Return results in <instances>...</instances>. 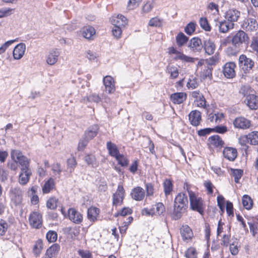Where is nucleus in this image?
Masks as SVG:
<instances>
[{
  "label": "nucleus",
  "mask_w": 258,
  "mask_h": 258,
  "mask_svg": "<svg viewBox=\"0 0 258 258\" xmlns=\"http://www.w3.org/2000/svg\"><path fill=\"white\" fill-rule=\"evenodd\" d=\"M188 205V200L185 194L180 192L176 196L174 201L172 218L174 220L180 219L185 211Z\"/></svg>",
  "instance_id": "f257e3e1"
},
{
  "label": "nucleus",
  "mask_w": 258,
  "mask_h": 258,
  "mask_svg": "<svg viewBox=\"0 0 258 258\" xmlns=\"http://www.w3.org/2000/svg\"><path fill=\"white\" fill-rule=\"evenodd\" d=\"M190 202V208L195 211L203 214L205 209L204 202L202 198L198 197L191 190L187 189Z\"/></svg>",
  "instance_id": "f03ea898"
},
{
  "label": "nucleus",
  "mask_w": 258,
  "mask_h": 258,
  "mask_svg": "<svg viewBox=\"0 0 258 258\" xmlns=\"http://www.w3.org/2000/svg\"><path fill=\"white\" fill-rule=\"evenodd\" d=\"M11 156L12 160L16 159L20 166L21 170H31L30 168V160L24 156L22 153L17 150H13L11 152Z\"/></svg>",
  "instance_id": "7ed1b4c3"
},
{
  "label": "nucleus",
  "mask_w": 258,
  "mask_h": 258,
  "mask_svg": "<svg viewBox=\"0 0 258 258\" xmlns=\"http://www.w3.org/2000/svg\"><path fill=\"white\" fill-rule=\"evenodd\" d=\"M249 39L248 35L244 31L239 30L232 36L231 43L235 46L240 47L243 44H247Z\"/></svg>",
  "instance_id": "20e7f679"
},
{
  "label": "nucleus",
  "mask_w": 258,
  "mask_h": 258,
  "mask_svg": "<svg viewBox=\"0 0 258 258\" xmlns=\"http://www.w3.org/2000/svg\"><path fill=\"white\" fill-rule=\"evenodd\" d=\"M24 193V191L20 187H11L9 191L11 202L15 206L21 205L22 202Z\"/></svg>",
  "instance_id": "39448f33"
},
{
  "label": "nucleus",
  "mask_w": 258,
  "mask_h": 258,
  "mask_svg": "<svg viewBox=\"0 0 258 258\" xmlns=\"http://www.w3.org/2000/svg\"><path fill=\"white\" fill-rule=\"evenodd\" d=\"M238 62L240 68L245 73L251 70L254 64V61L251 58L247 57L244 54L239 56Z\"/></svg>",
  "instance_id": "423d86ee"
},
{
  "label": "nucleus",
  "mask_w": 258,
  "mask_h": 258,
  "mask_svg": "<svg viewBox=\"0 0 258 258\" xmlns=\"http://www.w3.org/2000/svg\"><path fill=\"white\" fill-rule=\"evenodd\" d=\"M125 190L121 184H118L116 192L113 195V205L117 206L122 204L124 198Z\"/></svg>",
  "instance_id": "0eeeda50"
},
{
  "label": "nucleus",
  "mask_w": 258,
  "mask_h": 258,
  "mask_svg": "<svg viewBox=\"0 0 258 258\" xmlns=\"http://www.w3.org/2000/svg\"><path fill=\"white\" fill-rule=\"evenodd\" d=\"M216 26L218 27L219 31L220 33H226L230 30L233 29L234 23L230 22L225 19L216 21Z\"/></svg>",
  "instance_id": "6e6552de"
},
{
  "label": "nucleus",
  "mask_w": 258,
  "mask_h": 258,
  "mask_svg": "<svg viewBox=\"0 0 258 258\" xmlns=\"http://www.w3.org/2000/svg\"><path fill=\"white\" fill-rule=\"evenodd\" d=\"M258 24L255 19L252 18H245L242 24L241 27L246 31H254L256 30Z\"/></svg>",
  "instance_id": "1a4fd4ad"
},
{
  "label": "nucleus",
  "mask_w": 258,
  "mask_h": 258,
  "mask_svg": "<svg viewBox=\"0 0 258 258\" xmlns=\"http://www.w3.org/2000/svg\"><path fill=\"white\" fill-rule=\"evenodd\" d=\"M29 221L31 226L35 228H39L42 225V216L39 213L34 212L30 214Z\"/></svg>",
  "instance_id": "9d476101"
},
{
  "label": "nucleus",
  "mask_w": 258,
  "mask_h": 258,
  "mask_svg": "<svg viewBox=\"0 0 258 258\" xmlns=\"http://www.w3.org/2000/svg\"><path fill=\"white\" fill-rule=\"evenodd\" d=\"M103 84L106 92L109 94L113 93L115 90L114 79L110 76H106L103 78Z\"/></svg>",
  "instance_id": "9b49d317"
},
{
  "label": "nucleus",
  "mask_w": 258,
  "mask_h": 258,
  "mask_svg": "<svg viewBox=\"0 0 258 258\" xmlns=\"http://www.w3.org/2000/svg\"><path fill=\"white\" fill-rule=\"evenodd\" d=\"M68 214L69 219L75 224H80L83 221L82 215L74 208H70Z\"/></svg>",
  "instance_id": "f8f14e48"
},
{
  "label": "nucleus",
  "mask_w": 258,
  "mask_h": 258,
  "mask_svg": "<svg viewBox=\"0 0 258 258\" xmlns=\"http://www.w3.org/2000/svg\"><path fill=\"white\" fill-rule=\"evenodd\" d=\"M26 45L24 43H20L17 44L14 48L13 52V56L14 59L19 60L21 59L26 51Z\"/></svg>",
  "instance_id": "ddd939ff"
},
{
  "label": "nucleus",
  "mask_w": 258,
  "mask_h": 258,
  "mask_svg": "<svg viewBox=\"0 0 258 258\" xmlns=\"http://www.w3.org/2000/svg\"><path fill=\"white\" fill-rule=\"evenodd\" d=\"M236 64L234 62H229L226 63L223 68V74L227 78H233L235 76V69Z\"/></svg>",
  "instance_id": "4468645a"
},
{
  "label": "nucleus",
  "mask_w": 258,
  "mask_h": 258,
  "mask_svg": "<svg viewBox=\"0 0 258 258\" xmlns=\"http://www.w3.org/2000/svg\"><path fill=\"white\" fill-rule=\"evenodd\" d=\"M189 120L190 123L194 126H198L200 124L202 120L201 113L197 110L191 111L189 115Z\"/></svg>",
  "instance_id": "2eb2a0df"
},
{
  "label": "nucleus",
  "mask_w": 258,
  "mask_h": 258,
  "mask_svg": "<svg viewBox=\"0 0 258 258\" xmlns=\"http://www.w3.org/2000/svg\"><path fill=\"white\" fill-rule=\"evenodd\" d=\"M59 55L60 52L57 49L51 50L46 56V62L49 65H54L57 62Z\"/></svg>",
  "instance_id": "dca6fc26"
},
{
  "label": "nucleus",
  "mask_w": 258,
  "mask_h": 258,
  "mask_svg": "<svg viewBox=\"0 0 258 258\" xmlns=\"http://www.w3.org/2000/svg\"><path fill=\"white\" fill-rule=\"evenodd\" d=\"M81 33L83 37L87 39H93L95 36V30L90 26L84 27L81 30Z\"/></svg>",
  "instance_id": "f3484780"
},
{
  "label": "nucleus",
  "mask_w": 258,
  "mask_h": 258,
  "mask_svg": "<svg viewBox=\"0 0 258 258\" xmlns=\"http://www.w3.org/2000/svg\"><path fill=\"white\" fill-rule=\"evenodd\" d=\"M188 46L194 52H200L202 49L203 45L201 39L195 37L190 40Z\"/></svg>",
  "instance_id": "a211bd4d"
},
{
  "label": "nucleus",
  "mask_w": 258,
  "mask_h": 258,
  "mask_svg": "<svg viewBox=\"0 0 258 258\" xmlns=\"http://www.w3.org/2000/svg\"><path fill=\"white\" fill-rule=\"evenodd\" d=\"M233 124L235 127L242 129L248 128L250 126V121L243 117L236 118L234 120Z\"/></svg>",
  "instance_id": "6ab92c4d"
},
{
  "label": "nucleus",
  "mask_w": 258,
  "mask_h": 258,
  "mask_svg": "<svg viewBox=\"0 0 258 258\" xmlns=\"http://www.w3.org/2000/svg\"><path fill=\"white\" fill-rule=\"evenodd\" d=\"M244 101L251 109H256L258 108V97L255 95L250 94L246 96Z\"/></svg>",
  "instance_id": "aec40b11"
},
{
  "label": "nucleus",
  "mask_w": 258,
  "mask_h": 258,
  "mask_svg": "<svg viewBox=\"0 0 258 258\" xmlns=\"http://www.w3.org/2000/svg\"><path fill=\"white\" fill-rule=\"evenodd\" d=\"M240 15V12L235 9H229L225 13V19L230 22H236Z\"/></svg>",
  "instance_id": "412c9836"
},
{
  "label": "nucleus",
  "mask_w": 258,
  "mask_h": 258,
  "mask_svg": "<svg viewBox=\"0 0 258 258\" xmlns=\"http://www.w3.org/2000/svg\"><path fill=\"white\" fill-rule=\"evenodd\" d=\"M180 232L182 240L184 241H188L193 236L191 229L187 225H183L180 229Z\"/></svg>",
  "instance_id": "4be33fe9"
},
{
  "label": "nucleus",
  "mask_w": 258,
  "mask_h": 258,
  "mask_svg": "<svg viewBox=\"0 0 258 258\" xmlns=\"http://www.w3.org/2000/svg\"><path fill=\"white\" fill-rule=\"evenodd\" d=\"M131 196L132 198L136 201H142L145 197L144 190L140 186H137L132 189L131 192Z\"/></svg>",
  "instance_id": "5701e85b"
},
{
  "label": "nucleus",
  "mask_w": 258,
  "mask_h": 258,
  "mask_svg": "<svg viewBox=\"0 0 258 258\" xmlns=\"http://www.w3.org/2000/svg\"><path fill=\"white\" fill-rule=\"evenodd\" d=\"M31 175V170H21L18 179L19 183L22 185H26L28 182Z\"/></svg>",
  "instance_id": "b1692460"
},
{
  "label": "nucleus",
  "mask_w": 258,
  "mask_h": 258,
  "mask_svg": "<svg viewBox=\"0 0 258 258\" xmlns=\"http://www.w3.org/2000/svg\"><path fill=\"white\" fill-rule=\"evenodd\" d=\"M224 157L229 161H234L237 157V152L235 149L231 147L225 148L223 152Z\"/></svg>",
  "instance_id": "393cba45"
},
{
  "label": "nucleus",
  "mask_w": 258,
  "mask_h": 258,
  "mask_svg": "<svg viewBox=\"0 0 258 258\" xmlns=\"http://www.w3.org/2000/svg\"><path fill=\"white\" fill-rule=\"evenodd\" d=\"M203 47L205 53L209 55L213 54L216 49V45L214 42L210 39L204 41Z\"/></svg>",
  "instance_id": "a878e982"
},
{
  "label": "nucleus",
  "mask_w": 258,
  "mask_h": 258,
  "mask_svg": "<svg viewBox=\"0 0 258 258\" xmlns=\"http://www.w3.org/2000/svg\"><path fill=\"white\" fill-rule=\"evenodd\" d=\"M186 98V94L183 92L175 93L171 95L170 99L174 104H180Z\"/></svg>",
  "instance_id": "bb28decb"
},
{
  "label": "nucleus",
  "mask_w": 258,
  "mask_h": 258,
  "mask_svg": "<svg viewBox=\"0 0 258 258\" xmlns=\"http://www.w3.org/2000/svg\"><path fill=\"white\" fill-rule=\"evenodd\" d=\"M98 131V127L97 125H92L85 132L84 138L89 141L97 135Z\"/></svg>",
  "instance_id": "cd10ccee"
},
{
  "label": "nucleus",
  "mask_w": 258,
  "mask_h": 258,
  "mask_svg": "<svg viewBox=\"0 0 258 258\" xmlns=\"http://www.w3.org/2000/svg\"><path fill=\"white\" fill-rule=\"evenodd\" d=\"M60 250V246L58 244H54L49 247L45 253V258H52L55 257Z\"/></svg>",
  "instance_id": "c85d7f7f"
},
{
  "label": "nucleus",
  "mask_w": 258,
  "mask_h": 258,
  "mask_svg": "<svg viewBox=\"0 0 258 258\" xmlns=\"http://www.w3.org/2000/svg\"><path fill=\"white\" fill-rule=\"evenodd\" d=\"M100 213V210L96 207H92L88 209L87 217L88 219L92 222L97 220Z\"/></svg>",
  "instance_id": "c756f323"
},
{
  "label": "nucleus",
  "mask_w": 258,
  "mask_h": 258,
  "mask_svg": "<svg viewBox=\"0 0 258 258\" xmlns=\"http://www.w3.org/2000/svg\"><path fill=\"white\" fill-rule=\"evenodd\" d=\"M111 21L113 25L120 27H124L127 24L126 18L121 15H118L117 17L112 18Z\"/></svg>",
  "instance_id": "7c9ffc66"
},
{
  "label": "nucleus",
  "mask_w": 258,
  "mask_h": 258,
  "mask_svg": "<svg viewBox=\"0 0 258 258\" xmlns=\"http://www.w3.org/2000/svg\"><path fill=\"white\" fill-rule=\"evenodd\" d=\"M208 140L211 145L216 147L221 148L224 144V142L218 135L212 136L209 138Z\"/></svg>",
  "instance_id": "2f4dec72"
},
{
  "label": "nucleus",
  "mask_w": 258,
  "mask_h": 258,
  "mask_svg": "<svg viewBox=\"0 0 258 258\" xmlns=\"http://www.w3.org/2000/svg\"><path fill=\"white\" fill-rule=\"evenodd\" d=\"M55 187L54 180L50 177L46 181L42 186V191L43 194H48Z\"/></svg>",
  "instance_id": "473e14b6"
},
{
  "label": "nucleus",
  "mask_w": 258,
  "mask_h": 258,
  "mask_svg": "<svg viewBox=\"0 0 258 258\" xmlns=\"http://www.w3.org/2000/svg\"><path fill=\"white\" fill-rule=\"evenodd\" d=\"M106 148L108 151L109 154L111 156L115 158L119 154L118 148L115 144L111 142H107L106 144Z\"/></svg>",
  "instance_id": "72a5a7b5"
},
{
  "label": "nucleus",
  "mask_w": 258,
  "mask_h": 258,
  "mask_svg": "<svg viewBox=\"0 0 258 258\" xmlns=\"http://www.w3.org/2000/svg\"><path fill=\"white\" fill-rule=\"evenodd\" d=\"M164 192L166 197L169 195L173 190V184L170 179H165L163 182Z\"/></svg>",
  "instance_id": "f704fd0d"
},
{
  "label": "nucleus",
  "mask_w": 258,
  "mask_h": 258,
  "mask_svg": "<svg viewBox=\"0 0 258 258\" xmlns=\"http://www.w3.org/2000/svg\"><path fill=\"white\" fill-rule=\"evenodd\" d=\"M43 249V243L42 241L40 239H38L35 242V244L33 248V254L36 257L39 256Z\"/></svg>",
  "instance_id": "c9c22d12"
},
{
  "label": "nucleus",
  "mask_w": 258,
  "mask_h": 258,
  "mask_svg": "<svg viewBox=\"0 0 258 258\" xmlns=\"http://www.w3.org/2000/svg\"><path fill=\"white\" fill-rule=\"evenodd\" d=\"M188 37L182 32H180L176 37V42L179 47L184 45L188 41Z\"/></svg>",
  "instance_id": "e433bc0d"
},
{
  "label": "nucleus",
  "mask_w": 258,
  "mask_h": 258,
  "mask_svg": "<svg viewBox=\"0 0 258 258\" xmlns=\"http://www.w3.org/2000/svg\"><path fill=\"white\" fill-rule=\"evenodd\" d=\"M223 117V114L221 112L211 113L209 115L208 119L211 122L219 123Z\"/></svg>",
  "instance_id": "4c0bfd02"
},
{
  "label": "nucleus",
  "mask_w": 258,
  "mask_h": 258,
  "mask_svg": "<svg viewBox=\"0 0 258 258\" xmlns=\"http://www.w3.org/2000/svg\"><path fill=\"white\" fill-rule=\"evenodd\" d=\"M15 12V9L11 8H0V18L7 17Z\"/></svg>",
  "instance_id": "58836bf2"
},
{
  "label": "nucleus",
  "mask_w": 258,
  "mask_h": 258,
  "mask_svg": "<svg viewBox=\"0 0 258 258\" xmlns=\"http://www.w3.org/2000/svg\"><path fill=\"white\" fill-rule=\"evenodd\" d=\"M249 143L251 145L258 144V132L254 131L247 135Z\"/></svg>",
  "instance_id": "ea45409f"
},
{
  "label": "nucleus",
  "mask_w": 258,
  "mask_h": 258,
  "mask_svg": "<svg viewBox=\"0 0 258 258\" xmlns=\"http://www.w3.org/2000/svg\"><path fill=\"white\" fill-rule=\"evenodd\" d=\"M242 204L246 209L250 210L252 206V201L249 196L244 195L242 198Z\"/></svg>",
  "instance_id": "a19ab883"
},
{
  "label": "nucleus",
  "mask_w": 258,
  "mask_h": 258,
  "mask_svg": "<svg viewBox=\"0 0 258 258\" xmlns=\"http://www.w3.org/2000/svg\"><path fill=\"white\" fill-rule=\"evenodd\" d=\"M51 170L56 177L59 178L62 172L60 164L58 163H53L51 165Z\"/></svg>",
  "instance_id": "79ce46f5"
},
{
  "label": "nucleus",
  "mask_w": 258,
  "mask_h": 258,
  "mask_svg": "<svg viewBox=\"0 0 258 258\" xmlns=\"http://www.w3.org/2000/svg\"><path fill=\"white\" fill-rule=\"evenodd\" d=\"M240 47L235 46L234 45L228 46L226 49V53L228 56H235L239 52Z\"/></svg>",
  "instance_id": "37998d69"
},
{
  "label": "nucleus",
  "mask_w": 258,
  "mask_h": 258,
  "mask_svg": "<svg viewBox=\"0 0 258 258\" xmlns=\"http://www.w3.org/2000/svg\"><path fill=\"white\" fill-rule=\"evenodd\" d=\"M195 105L198 107H203L208 111V107L209 105H206V101L203 96H201L199 99L195 100Z\"/></svg>",
  "instance_id": "c03bdc74"
},
{
  "label": "nucleus",
  "mask_w": 258,
  "mask_h": 258,
  "mask_svg": "<svg viewBox=\"0 0 258 258\" xmlns=\"http://www.w3.org/2000/svg\"><path fill=\"white\" fill-rule=\"evenodd\" d=\"M167 72L170 75L172 78H176L179 75L178 70L175 66H168L167 68Z\"/></svg>",
  "instance_id": "a18cd8bd"
},
{
  "label": "nucleus",
  "mask_w": 258,
  "mask_h": 258,
  "mask_svg": "<svg viewBox=\"0 0 258 258\" xmlns=\"http://www.w3.org/2000/svg\"><path fill=\"white\" fill-rule=\"evenodd\" d=\"M115 159L118 161V163L121 166L125 167L127 166L128 164V160L124 155L122 154L118 155Z\"/></svg>",
  "instance_id": "49530a36"
},
{
  "label": "nucleus",
  "mask_w": 258,
  "mask_h": 258,
  "mask_svg": "<svg viewBox=\"0 0 258 258\" xmlns=\"http://www.w3.org/2000/svg\"><path fill=\"white\" fill-rule=\"evenodd\" d=\"M232 174L234 177V181L236 183H238L239 179L241 178L242 174L243 171L241 169H231Z\"/></svg>",
  "instance_id": "de8ad7c7"
},
{
  "label": "nucleus",
  "mask_w": 258,
  "mask_h": 258,
  "mask_svg": "<svg viewBox=\"0 0 258 258\" xmlns=\"http://www.w3.org/2000/svg\"><path fill=\"white\" fill-rule=\"evenodd\" d=\"M199 23L201 27L205 31H210L211 30V27L206 18H200Z\"/></svg>",
  "instance_id": "09e8293b"
},
{
  "label": "nucleus",
  "mask_w": 258,
  "mask_h": 258,
  "mask_svg": "<svg viewBox=\"0 0 258 258\" xmlns=\"http://www.w3.org/2000/svg\"><path fill=\"white\" fill-rule=\"evenodd\" d=\"M77 165L76 159L74 157L69 158L67 160L68 169L70 173H72Z\"/></svg>",
  "instance_id": "8fccbe9b"
},
{
  "label": "nucleus",
  "mask_w": 258,
  "mask_h": 258,
  "mask_svg": "<svg viewBox=\"0 0 258 258\" xmlns=\"http://www.w3.org/2000/svg\"><path fill=\"white\" fill-rule=\"evenodd\" d=\"M57 238V233L54 231H49L46 234V238L49 242H55Z\"/></svg>",
  "instance_id": "3c124183"
},
{
  "label": "nucleus",
  "mask_w": 258,
  "mask_h": 258,
  "mask_svg": "<svg viewBox=\"0 0 258 258\" xmlns=\"http://www.w3.org/2000/svg\"><path fill=\"white\" fill-rule=\"evenodd\" d=\"M57 200L55 198H50L47 202L46 206L48 208L52 210L57 207Z\"/></svg>",
  "instance_id": "603ef678"
},
{
  "label": "nucleus",
  "mask_w": 258,
  "mask_h": 258,
  "mask_svg": "<svg viewBox=\"0 0 258 258\" xmlns=\"http://www.w3.org/2000/svg\"><path fill=\"white\" fill-rule=\"evenodd\" d=\"M142 0H129L127 8L128 10H133L138 7Z\"/></svg>",
  "instance_id": "864d4df0"
},
{
  "label": "nucleus",
  "mask_w": 258,
  "mask_h": 258,
  "mask_svg": "<svg viewBox=\"0 0 258 258\" xmlns=\"http://www.w3.org/2000/svg\"><path fill=\"white\" fill-rule=\"evenodd\" d=\"M16 39L11 40L6 42L0 47V54L4 53L7 49L13 43L17 41Z\"/></svg>",
  "instance_id": "5fc2aeb1"
},
{
  "label": "nucleus",
  "mask_w": 258,
  "mask_h": 258,
  "mask_svg": "<svg viewBox=\"0 0 258 258\" xmlns=\"http://www.w3.org/2000/svg\"><path fill=\"white\" fill-rule=\"evenodd\" d=\"M195 28L196 24L193 22H190L185 27L184 31L186 34L191 35L195 31Z\"/></svg>",
  "instance_id": "6e6d98bb"
},
{
  "label": "nucleus",
  "mask_w": 258,
  "mask_h": 258,
  "mask_svg": "<svg viewBox=\"0 0 258 258\" xmlns=\"http://www.w3.org/2000/svg\"><path fill=\"white\" fill-rule=\"evenodd\" d=\"M86 99L89 102H94L95 103H99L100 101H101V100L100 96L95 93L90 94L89 96L87 97Z\"/></svg>",
  "instance_id": "4d7b16f0"
},
{
  "label": "nucleus",
  "mask_w": 258,
  "mask_h": 258,
  "mask_svg": "<svg viewBox=\"0 0 258 258\" xmlns=\"http://www.w3.org/2000/svg\"><path fill=\"white\" fill-rule=\"evenodd\" d=\"M121 27L118 26H115L113 25V27L112 28V34L113 36L116 37V38H119L120 37L122 31H121Z\"/></svg>",
  "instance_id": "13d9d810"
},
{
  "label": "nucleus",
  "mask_w": 258,
  "mask_h": 258,
  "mask_svg": "<svg viewBox=\"0 0 258 258\" xmlns=\"http://www.w3.org/2000/svg\"><path fill=\"white\" fill-rule=\"evenodd\" d=\"M85 160L88 165H91L93 166L96 165V158L93 155H88L85 157Z\"/></svg>",
  "instance_id": "bf43d9fd"
},
{
  "label": "nucleus",
  "mask_w": 258,
  "mask_h": 258,
  "mask_svg": "<svg viewBox=\"0 0 258 258\" xmlns=\"http://www.w3.org/2000/svg\"><path fill=\"white\" fill-rule=\"evenodd\" d=\"M149 25L152 27H160L162 25V22L158 18L155 17L149 21Z\"/></svg>",
  "instance_id": "052dcab7"
},
{
  "label": "nucleus",
  "mask_w": 258,
  "mask_h": 258,
  "mask_svg": "<svg viewBox=\"0 0 258 258\" xmlns=\"http://www.w3.org/2000/svg\"><path fill=\"white\" fill-rule=\"evenodd\" d=\"M146 196H152L154 193V188L153 185L151 183H147L145 185Z\"/></svg>",
  "instance_id": "680f3d73"
},
{
  "label": "nucleus",
  "mask_w": 258,
  "mask_h": 258,
  "mask_svg": "<svg viewBox=\"0 0 258 258\" xmlns=\"http://www.w3.org/2000/svg\"><path fill=\"white\" fill-rule=\"evenodd\" d=\"M185 256L186 258H196L197 252L195 248L193 247L188 248L186 251Z\"/></svg>",
  "instance_id": "e2e57ef3"
},
{
  "label": "nucleus",
  "mask_w": 258,
  "mask_h": 258,
  "mask_svg": "<svg viewBox=\"0 0 258 258\" xmlns=\"http://www.w3.org/2000/svg\"><path fill=\"white\" fill-rule=\"evenodd\" d=\"M204 185L209 194H212L213 193V188L214 186L210 180L205 181Z\"/></svg>",
  "instance_id": "0e129e2a"
},
{
  "label": "nucleus",
  "mask_w": 258,
  "mask_h": 258,
  "mask_svg": "<svg viewBox=\"0 0 258 258\" xmlns=\"http://www.w3.org/2000/svg\"><path fill=\"white\" fill-rule=\"evenodd\" d=\"M8 229L7 223L3 220H0V235H3Z\"/></svg>",
  "instance_id": "69168bd1"
},
{
  "label": "nucleus",
  "mask_w": 258,
  "mask_h": 258,
  "mask_svg": "<svg viewBox=\"0 0 258 258\" xmlns=\"http://www.w3.org/2000/svg\"><path fill=\"white\" fill-rule=\"evenodd\" d=\"M213 130V129L212 128H206L201 129L198 131V134L199 136L201 137L205 136L212 132Z\"/></svg>",
  "instance_id": "338daca9"
},
{
  "label": "nucleus",
  "mask_w": 258,
  "mask_h": 258,
  "mask_svg": "<svg viewBox=\"0 0 258 258\" xmlns=\"http://www.w3.org/2000/svg\"><path fill=\"white\" fill-rule=\"evenodd\" d=\"M250 46L253 51L258 53V37L253 39Z\"/></svg>",
  "instance_id": "774afa93"
}]
</instances>
